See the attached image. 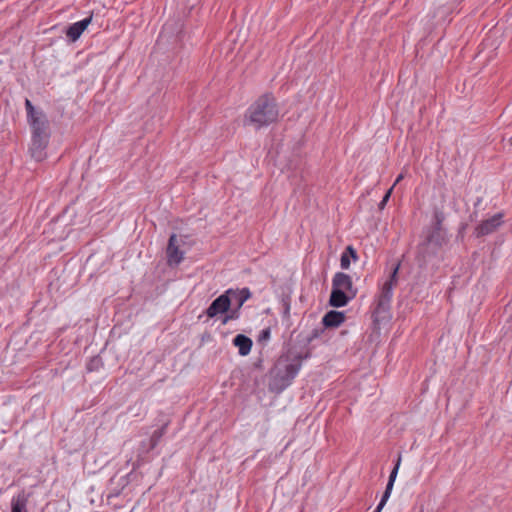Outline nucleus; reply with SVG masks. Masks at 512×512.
Instances as JSON below:
<instances>
[{
    "mask_svg": "<svg viewBox=\"0 0 512 512\" xmlns=\"http://www.w3.org/2000/svg\"><path fill=\"white\" fill-rule=\"evenodd\" d=\"M400 463H401V456L399 455L398 459L396 461V464H395L393 470L390 473L386 489H385V491H384V493L382 495V497H384V500H388L389 497H390V494H391V491H392L395 479L397 477L398 469L400 467Z\"/></svg>",
    "mask_w": 512,
    "mask_h": 512,
    "instance_id": "obj_15",
    "label": "nucleus"
},
{
    "mask_svg": "<svg viewBox=\"0 0 512 512\" xmlns=\"http://www.w3.org/2000/svg\"><path fill=\"white\" fill-rule=\"evenodd\" d=\"M49 138L48 134H44V136H32L29 151L32 158L36 161L40 162L46 158L45 150L48 145Z\"/></svg>",
    "mask_w": 512,
    "mask_h": 512,
    "instance_id": "obj_6",
    "label": "nucleus"
},
{
    "mask_svg": "<svg viewBox=\"0 0 512 512\" xmlns=\"http://www.w3.org/2000/svg\"><path fill=\"white\" fill-rule=\"evenodd\" d=\"M350 258L356 259V251L352 246H348L341 255L340 265L342 269H348L350 266Z\"/></svg>",
    "mask_w": 512,
    "mask_h": 512,
    "instance_id": "obj_17",
    "label": "nucleus"
},
{
    "mask_svg": "<svg viewBox=\"0 0 512 512\" xmlns=\"http://www.w3.org/2000/svg\"><path fill=\"white\" fill-rule=\"evenodd\" d=\"M226 295H229L231 299V305H235V309L231 311V314L226 317L224 323L227 322L228 319H236L238 318V311L243 306V304L251 297V292L248 288L242 289H229L225 292Z\"/></svg>",
    "mask_w": 512,
    "mask_h": 512,
    "instance_id": "obj_4",
    "label": "nucleus"
},
{
    "mask_svg": "<svg viewBox=\"0 0 512 512\" xmlns=\"http://www.w3.org/2000/svg\"><path fill=\"white\" fill-rule=\"evenodd\" d=\"M298 371V365L292 363L287 364L285 366V376H283L282 378H285L288 382H290L297 375Z\"/></svg>",
    "mask_w": 512,
    "mask_h": 512,
    "instance_id": "obj_20",
    "label": "nucleus"
},
{
    "mask_svg": "<svg viewBox=\"0 0 512 512\" xmlns=\"http://www.w3.org/2000/svg\"><path fill=\"white\" fill-rule=\"evenodd\" d=\"M180 239L176 234L169 237L168 245L166 248L167 264L169 266H177L184 259V251L180 249Z\"/></svg>",
    "mask_w": 512,
    "mask_h": 512,
    "instance_id": "obj_5",
    "label": "nucleus"
},
{
    "mask_svg": "<svg viewBox=\"0 0 512 512\" xmlns=\"http://www.w3.org/2000/svg\"><path fill=\"white\" fill-rule=\"evenodd\" d=\"M101 365H102L101 359L98 357H94V358L90 359L89 362L87 363V370L90 372L96 371L99 369V367Z\"/></svg>",
    "mask_w": 512,
    "mask_h": 512,
    "instance_id": "obj_22",
    "label": "nucleus"
},
{
    "mask_svg": "<svg viewBox=\"0 0 512 512\" xmlns=\"http://www.w3.org/2000/svg\"><path fill=\"white\" fill-rule=\"evenodd\" d=\"M355 296H350L349 293L338 290L332 287L329 304L332 307H343L348 304V302L353 299Z\"/></svg>",
    "mask_w": 512,
    "mask_h": 512,
    "instance_id": "obj_12",
    "label": "nucleus"
},
{
    "mask_svg": "<svg viewBox=\"0 0 512 512\" xmlns=\"http://www.w3.org/2000/svg\"><path fill=\"white\" fill-rule=\"evenodd\" d=\"M27 496L24 493L18 494L12 499V511L11 512H27Z\"/></svg>",
    "mask_w": 512,
    "mask_h": 512,
    "instance_id": "obj_16",
    "label": "nucleus"
},
{
    "mask_svg": "<svg viewBox=\"0 0 512 512\" xmlns=\"http://www.w3.org/2000/svg\"><path fill=\"white\" fill-rule=\"evenodd\" d=\"M507 141H508V144H509L510 146H512V136H511Z\"/></svg>",
    "mask_w": 512,
    "mask_h": 512,
    "instance_id": "obj_28",
    "label": "nucleus"
},
{
    "mask_svg": "<svg viewBox=\"0 0 512 512\" xmlns=\"http://www.w3.org/2000/svg\"><path fill=\"white\" fill-rule=\"evenodd\" d=\"M231 306V299L225 293L217 297L207 308L206 314L209 318H214L219 314L225 313Z\"/></svg>",
    "mask_w": 512,
    "mask_h": 512,
    "instance_id": "obj_8",
    "label": "nucleus"
},
{
    "mask_svg": "<svg viewBox=\"0 0 512 512\" xmlns=\"http://www.w3.org/2000/svg\"><path fill=\"white\" fill-rule=\"evenodd\" d=\"M446 242L447 236L445 232L426 231L425 238L417 246V264L420 267H425L437 259Z\"/></svg>",
    "mask_w": 512,
    "mask_h": 512,
    "instance_id": "obj_2",
    "label": "nucleus"
},
{
    "mask_svg": "<svg viewBox=\"0 0 512 512\" xmlns=\"http://www.w3.org/2000/svg\"><path fill=\"white\" fill-rule=\"evenodd\" d=\"M434 224L433 226L428 229L427 231H438V232H445L442 228V222L445 219L444 213L440 210H436L434 212Z\"/></svg>",
    "mask_w": 512,
    "mask_h": 512,
    "instance_id": "obj_18",
    "label": "nucleus"
},
{
    "mask_svg": "<svg viewBox=\"0 0 512 512\" xmlns=\"http://www.w3.org/2000/svg\"><path fill=\"white\" fill-rule=\"evenodd\" d=\"M92 21V15L81 20V21H78L76 23H73L72 25H70L67 30H66V36L72 41V42H75L76 40H78L80 38V36L82 35V33L85 31V29L88 27V25L91 23Z\"/></svg>",
    "mask_w": 512,
    "mask_h": 512,
    "instance_id": "obj_11",
    "label": "nucleus"
},
{
    "mask_svg": "<svg viewBox=\"0 0 512 512\" xmlns=\"http://www.w3.org/2000/svg\"><path fill=\"white\" fill-rule=\"evenodd\" d=\"M503 216L502 213H497L491 218L482 221L475 229L476 236H486L496 231L503 223Z\"/></svg>",
    "mask_w": 512,
    "mask_h": 512,
    "instance_id": "obj_7",
    "label": "nucleus"
},
{
    "mask_svg": "<svg viewBox=\"0 0 512 512\" xmlns=\"http://www.w3.org/2000/svg\"><path fill=\"white\" fill-rule=\"evenodd\" d=\"M404 176H405L404 172H402L401 174H399V175H398V177L396 178V180H395V182H394V184H393V186H392V187L394 188V186H395L396 184H398V183H399V182L404 178Z\"/></svg>",
    "mask_w": 512,
    "mask_h": 512,
    "instance_id": "obj_27",
    "label": "nucleus"
},
{
    "mask_svg": "<svg viewBox=\"0 0 512 512\" xmlns=\"http://www.w3.org/2000/svg\"><path fill=\"white\" fill-rule=\"evenodd\" d=\"M233 344L238 347L240 355L246 356L251 351L252 340L243 334H238L233 339Z\"/></svg>",
    "mask_w": 512,
    "mask_h": 512,
    "instance_id": "obj_14",
    "label": "nucleus"
},
{
    "mask_svg": "<svg viewBox=\"0 0 512 512\" xmlns=\"http://www.w3.org/2000/svg\"><path fill=\"white\" fill-rule=\"evenodd\" d=\"M398 270L399 264L394 267L389 278L383 283L378 295L376 296L375 307L373 310V318L375 323H380L389 317L393 289L397 284Z\"/></svg>",
    "mask_w": 512,
    "mask_h": 512,
    "instance_id": "obj_3",
    "label": "nucleus"
},
{
    "mask_svg": "<svg viewBox=\"0 0 512 512\" xmlns=\"http://www.w3.org/2000/svg\"><path fill=\"white\" fill-rule=\"evenodd\" d=\"M166 426H162L160 429H157L153 432L150 438V446L149 449H153L156 447L162 436L165 434Z\"/></svg>",
    "mask_w": 512,
    "mask_h": 512,
    "instance_id": "obj_19",
    "label": "nucleus"
},
{
    "mask_svg": "<svg viewBox=\"0 0 512 512\" xmlns=\"http://www.w3.org/2000/svg\"><path fill=\"white\" fill-rule=\"evenodd\" d=\"M392 190H393V187H391L384 195V197L382 198L381 202L379 203V208L380 209H383L385 207V205L387 204L390 196H391V193H392Z\"/></svg>",
    "mask_w": 512,
    "mask_h": 512,
    "instance_id": "obj_24",
    "label": "nucleus"
},
{
    "mask_svg": "<svg viewBox=\"0 0 512 512\" xmlns=\"http://www.w3.org/2000/svg\"><path fill=\"white\" fill-rule=\"evenodd\" d=\"M278 117L279 108L274 96L264 94L249 106L243 122L244 125L260 129L276 122Z\"/></svg>",
    "mask_w": 512,
    "mask_h": 512,
    "instance_id": "obj_1",
    "label": "nucleus"
},
{
    "mask_svg": "<svg viewBox=\"0 0 512 512\" xmlns=\"http://www.w3.org/2000/svg\"><path fill=\"white\" fill-rule=\"evenodd\" d=\"M29 123L31 125L32 136H44V134L50 136L49 123L43 113L30 118Z\"/></svg>",
    "mask_w": 512,
    "mask_h": 512,
    "instance_id": "obj_10",
    "label": "nucleus"
},
{
    "mask_svg": "<svg viewBox=\"0 0 512 512\" xmlns=\"http://www.w3.org/2000/svg\"><path fill=\"white\" fill-rule=\"evenodd\" d=\"M25 106H26V110H27L28 119L33 118V117L37 116L38 114L43 113L41 111L36 110L34 108V106L32 105V103L30 102V100H28V99H26V101H25Z\"/></svg>",
    "mask_w": 512,
    "mask_h": 512,
    "instance_id": "obj_21",
    "label": "nucleus"
},
{
    "mask_svg": "<svg viewBox=\"0 0 512 512\" xmlns=\"http://www.w3.org/2000/svg\"><path fill=\"white\" fill-rule=\"evenodd\" d=\"M270 336H271V330L270 328H265L263 329L261 332H260V335H259V341L262 342V341H267L270 339Z\"/></svg>",
    "mask_w": 512,
    "mask_h": 512,
    "instance_id": "obj_23",
    "label": "nucleus"
},
{
    "mask_svg": "<svg viewBox=\"0 0 512 512\" xmlns=\"http://www.w3.org/2000/svg\"><path fill=\"white\" fill-rule=\"evenodd\" d=\"M386 502H387V500H384V497H382L374 512H381V510L385 506Z\"/></svg>",
    "mask_w": 512,
    "mask_h": 512,
    "instance_id": "obj_25",
    "label": "nucleus"
},
{
    "mask_svg": "<svg viewBox=\"0 0 512 512\" xmlns=\"http://www.w3.org/2000/svg\"><path fill=\"white\" fill-rule=\"evenodd\" d=\"M332 287L345 291L349 293L350 296H356L357 294V289L353 287L351 277L343 272H338L334 275L332 280Z\"/></svg>",
    "mask_w": 512,
    "mask_h": 512,
    "instance_id": "obj_9",
    "label": "nucleus"
},
{
    "mask_svg": "<svg viewBox=\"0 0 512 512\" xmlns=\"http://www.w3.org/2000/svg\"><path fill=\"white\" fill-rule=\"evenodd\" d=\"M344 320L345 315L343 312L331 310L324 315L322 323L325 327H338Z\"/></svg>",
    "mask_w": 512,
    "mask_h": 512,
    "instance_id": "obj_13",
    "label": "nucleus"
},
{
    "mask_svg": "<svg viewBox=\"0 0 512 512\" xmlns=\"http://www.w3.org/2000/svg\"><path fill=\"white\" fill-rule=\"evenodd\" d=\"M386 502H387V500H384V497H382L374 512H381V510L385 506Z\"/></svg>",
    "mask_w": 512,
    "mask_h": 512,
    "instance_id": "obj_26",
    "label": "nucleus"
}]
</instances>
